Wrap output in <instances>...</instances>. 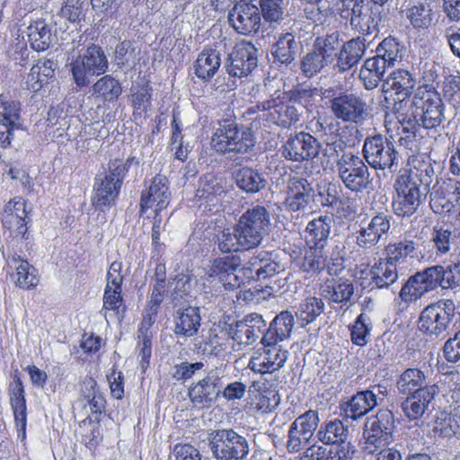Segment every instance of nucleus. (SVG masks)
Returning <instances> with one entry per match:
<instances>
[{
  "mask_svg": "<svg viewBox=\"0 0 460 460\" xmlns=\"http://www.w3.org/2000/svg\"><path fill=\"white\" fill-rule=\"evenodd\" d=\"M225 192L224 181L221 178L207 174L199 179L196 197L199 199H212Z\"/></svg>",
  "mask_w": 460,
  "mask_h": 460,
  "instance_id": "46",
  "label": "nucleus"
},
{
  "mask_svg": "<svg viewBox=\"0 0 460 460\" xmlns=\"http://www.w3.org/2000/svg\"><path fill=\"white\" fill-rule=\"evenodd\" d=\"M323 308L324 303L321 298L309 296L300 304L297 316L307 324L314 322L323 312Z\"/></svg>",
  "mask_w": 460,
  "mask_h": 460,
  "instance_id": "49",
  "label": "nucleus"
},
{
  "mask_svg": "<svg viewBox=\"0 0 460 460\" xmlns=\"http://www.w3.org/2000/svg\"><path fill=\"white\" fill-rule=\"evenodd\" d=\"M255 145V139L250 128L239 127L236 123L225 120L211 137L212 148L220 154L235 155L249 153Z\"/></svg>",
  "mask_w": 460,
  "mask_h": 460,
  "instance_id": "1",
  "label": "nucleus"
},
{
  "mask_svg": "<svg viewBox=\"0 0 460 460\" xmlns=\"http://www.w3.org/2000/svg\"><path fill=\"white\" fill-rule=\"evenodd\" d=\"M358 130L354 126H344L340 128V139L332 143H327L326 147L323 149V155L329 157L339 156V152L342 151L344 144L349 146H355L358 141Z\"/></svg>",
  "mask_w": 460,
  "mask_h": 460,
  "instance_id": "41",
  "label": "nucleus"
},
{
  "mask_svg": "<svg viewBox=\"0 0 460 460\" xmlns=\"http://www.w3.org/2000/svg\"><path fill=\"white\" fill-rule=\"evenodd\" d=\"M228 22L239 34L253 35L261 28V10L255 4L241 0L230 9Z\"/></svg>",
  "mask_w": 460,
  "mask_h": 460,
  "instance_id": "10",
  "label": "nucleus"
},
{
  "mask_svg": "<svg viewBox=\"0 0 460 460\" xmlns=\"http://www.w3.org/2000/svg\"><path fill=\"white\" fill-rule=\"evenodd\" d=\"M258 264L257 281L266 280L276 276L282 269L279 262L272 260L267 253H260L255 256Z\"/></svg>",
  "mask_w": 460,
  "mask_h": 460,
  "instance_id": "53",
  "label": "nucleus"
},
{
  "mask_svg": "<svg viewBox=\"0 0 460 460\" xmlns=\"http://www.w3.org/2000/svg\"><path fill=\"white\" fill-rule=\"evenodd\" d=\"M447 316L441 315L431 306H426L419 318V330L431 337H438L449 327Z\"/></svg>",
  "mask_w": 460,
  "mask_h": 460,
  "instance_id": "31",
  "label": "nucleus"
},
{
  "mask_svg": "<svg viewBox=\"0 0 460 460\" xmlns=\"http://www.w3.org/2000/svg\"><path fill=\"white\" fill-rule=\"evenodd\" d=\"M453 241V233L449 228H444L438 226L433 227L432 242L439 253L445 254L448 252Z\"/></svg>",
  "mask_w": 460,
  "mask_h": 460,
  "instance_id": "54",
  "label": "nucleus"
},
{
  "mask_svg": "<svg viewBox=\"0 0 460 460\" xmlns=\"http://www.w3.org/2000/svg\"><path fill=\"white\" fill-rule=\"evenodd\" d=\"M208 446L217 460H246L251 451L248 435L232 428L209 433Z\"/></svg>",
  "mask_w": 460,
  "mask_h": 460,
  "instance_id": "3",
  "label": "nucleus"
},
{
  "mask_svg": "<svg viewBox=\"0 0 460 460\" xmlns=\"http://www.w3.org/2000/svg\"><path fill=\"white\" fill-rule=\"evenodd\" d=\"M294 326L293 315L283 311L270 323V327L262 335L261 342H279L289 337Z\"/></svg>",
  "mask_w": 460,
  "mask_h": 460,
  "instance_id": "33",
  "label": "nucleus"
},
{
  "mask_svg": "<svg viewBox=\"0 0 460 460\" xmlns=\"http://www.w3.org/2000/svg\"><path fill=\"white\" fill-rule=\"evenodd\" d=\"M241 262L239 256L217 258L212 261L208 273L210 277L218 276L223 282L226 281L225 278L232 279L233 277L234 282L230 279L227 283H224L225 286L228 285L233 288L239 286L238 277L234 272L241 265Z\"/></svg>",
  "mask_w": 460,
  "mask_h": 460,
  "instance_id": "30",
  "label": "nucleus"
},
{
  "mask_svg": "<svg viewBox=\"0 0 460 460\" xmlns=\"http://www.w3.org/2000/svg\"><path fill=\"white\" fill-rule=\"evenodd\" d=\"M109 67L108 58L102 47L91 44L71 63L73 79L77 86L91 83L93 76L103 75Z\"/></svg>",
  "mask_w": 460,
  "mask_h": 460,
  "instance_id": "7",
  "label": "nucleus"
},
{
  "mask_svg": "<svg viewBox=\"0 0 460 460\" xmlns=\"http://www.w3.org/2000/svg\"><path fill=\"white\" fill-rule=\"evenodd\" d=\"M10 403L14 415L16 429L18 433L25 437L26 429V402L24 397V389L22 381L16 377L10 385Z\"/></svg>",
  "mask_w": 460,
  "mask_h": 460,
  "instance_id": "26",
  "label": "nucleus"
},
{
  "mask_svg": "<svg viewBox=\"0 0 460 460\" xmlns=\"http://www.w3.org/2000/svg\"><path fill=\"white\" fill-rule=\"evenodd\" d=\"M377 397L374 392L366 390L358 392L346 403L343 411L347 419L357 420L365 416L377 405Z\"/></svg>",
  "mask_w": 460,
  "mask_h": 460,
  "instance_id": "24",
  "label": "nucleus"
},
{
  "mask_svg": "<svg viewBox=\"0 0 460 460\" xmlns=\"http://www.w3.org/2000/svg\"><path fill=\"white\" fill-rule=\"evenodd\" d=\"M345 247L342 244L334 246L332 253L327 259L326 269L330 275H337L344 269Z\"/></svg>",
  "mask_w": 460,
  "mask_h": 460,
  "instance_id": "63",
  "label": "nucleus"
},
{
  "mask_svg": "<svg viewBox=\"0 0 460 460\" xmlns=\"http://www.w3.org/2000/svg\"><path fill=\"white\" fill-rule=\"evenodd\" d=\"M370 276L378 288L387 287L397 279L395 265L390 261H380L371 269Z\"/></svg>",
  "mask_w": 460,
  "mask_h": 460,
  "instance_id": "47",
  "label": "nucleus"
},
{
  "mask_svg": "<svg viewBox=\"0 0 460 460\" xmlns=\"http://www.w3.org/2000/svg\"><path fill=\"white\" fill-rule=\"evenodd\" d=\"M341 39L338 31L331 34L319 36L315 39L313 48L327 61L330 65L338 62L341 51Z\"/></svg>",
  "mask_w": 460,
  "mask_h": 460,
  "instance_id": "35",
  "label": "nucleus"
},
{
  "mask_svg": "<svg viewBox=\"0 0 460 460\" xmlns=\"http://www.w3.org/2000/svg\"><path fill=\"white\" fill-rule=\"evenodd\" d=\"M314 190L305 179L293 177L288 183V195L285 204L289 211H305L313 201Z\"/></svg>",
  "mask_w": 460,
  "mask_h": 460,
  "instance_id": "18",
  "label": "nucleus"
},
{
  "mask_svg": "<svg viewBox=\"0 0 460 460\" xmlns=\"http://www.w3.org/2000/svg\"><path fill=\"white\" fill-rule=\"evenodd\" d=\"M0 99L2 102L0 116L4 117L5 120L11 124L22 128L20 102L15 101H3V95H0Z\"/></svg>",
  "mask_w": 460,
  "mask_h": 460,
  "instance_id": "57",
  "label": "nucleus"
},
{
  "mask_svg": "<svg viewBox=\"0 0 460 460\" xmlns=\"http://www.w3.org/2000/svg\"><path fill=\"white\" fill-rule=\"evenodd\" d=\"M407 18L416 29H426L431 23V8L422 0H418L411 4L409 3Z\"/></svg>",
  "mask_w": 460,
  "mask_h": 460,
  "instance_id": "42",
  "label": "nucleus"
},
{
  "mask_svg": "<svg viewBox=\"0 0 460 460\" xmlns=\"http://www.w3.org/2000/svg\"><path fill=\"white\" fill-rule=\"evenodd\" d=\"M423 155H409L407 168H404V216L413 214L420 203L421 190H427L428 170Z\"/></svg>",
  "mask_w": 460,
  "mask_h": 460,
  "instance_id": "4",
  "label": "nucleus"
},
{
  "mask_svg": "<svg viewBox=\"0 0 460 460\" xmlns=\"http://www.w3.org/2000/svg\"><path fill=\"white\" fill-rule=\"evenodd\" d=\"M300 42L290 32L280 33L276 37V41L271 46V55L274 62L282 65L291 64L297 55Z\"/></svg>",
  "mask_w": 460,
  "mask_h": 460,
  "instance_id": "23",
  "label": "nucleus"
},
{
  "mask_svg": "<svg viewBox=\"0 0 460 460\" xmlns=\"http://www.w3.org/2000/svg\"><path fill=\"white\" fill-rule=\"evenodd\" d=\"M366 49V40L363 38L357 37L345 42L341 40L338 62L334 67L340 72L349 70L362 59Z\"/></svg>",
  "mask_w": 460,
  "mask_h": 460,
  "instance_id": "21",
  "label": "nucleus"
},
{
  "mask_svg": "<svg viewBox=\"0 0 460 460\" xmlns=\"http://www.w3.org/2000/svg\"><path fill=\"white\" fill-rule=\"evenodd\" d=\"M335 167L340 180L352 192H362L372 183L368 167L362 158L352 152L342 153Z\"/></svg>",
  "mask_w": 460,
  "mask_h": 460,
  "instance_id": "8",
  "label": "nucleus"
},
{
  "mask_svg": "<svg viewBox=\"0 0 460 460\" xmlns=\"http://www.w3.org/2000/svg\"><path fill=\"white\" fill-rule=\"evenodd\" d=\"M356 288L353 282L345 278H337L327 280L324 288V296L332 303L349 307L357 302Z\"/></svg>",
  "mask_w": 460,
  "mask_h": 460,
  "instance_id": "20",
  "label": "nucleus"
},
{
  "mask_svg": "<svg viewBox=\"0 0 460 460\" xmlns=\"http://www.w3.org/2000/svg\"><path fill=\"white\" fill-rule=\"evenodd\" d=\"M171 198L168 179L164 175L157 174L153 178L148 189L141 194V212L147 208H154L155 213L161 212L168 207Z\"/></svg>",
  "mask_w": 460,
  "mask_h": 460,
  "instance_id": "15",
  "label": "nucleus"
},
{
  "mask_svg": "<svg viewBox=\"0 0 460 460\" xmlns=\"http://www.w3.org/2000/svg\"><path fill=\"white\" fill-rule=\"evenodd\" d=\"M390 228L386 216H375L367 226H361L357 235V244L365 249L374 247L378 243L383 234Z\"/></svg>",
  "mask_w": 460,
  "mask_h": 460,
  "instance_id": "22",
  "label": "nucleus"
},
{
  "mask_svg": "<svg viewBox=\"0 0 460 460\" xmlns=\"http://www.w3.org/2000/svg\"><path fill=\"white\" fill-rule=\"evenodd\" d=\"M394 423L393 412L385 409L380 410L375 416L367 418L364 428L371 432H376L386 437L392 434Z\"/></svg>",
  "mask_w": 460,
  "mask_h": 460,
  "instance_id": "43",
  "label": "nucleus"
},
{
  "mask_svg": "<svg viewBox=\"0 0 460 460\" xmlns=\"http://www.w3.org/2000/svg\"><path fill=\"white\" fill-rule=\"evenodd\" d=\"M311 438L309 433L290 426L287 448L289 452H298L308 444Z\"/></svg>",
  "mask_w": 460,
  "mask_h": 460,
  "instance_id": "58",
  "label": "nucleus"
},
{
  "mask_svg": "<svg viewBox=\"0 0 460 460\" xmlns=\"http://www.w3.org/2000/svg\"><path fill=\"white\" fill-rule=\"evenodd\" d=\"M332 90L325 91V97L330 98L329 109L334 118L349 126L361 124L368 115V106L362 96L349 92L331 94Z\"/></svg>",
  "mask_w": 460,
  "mask_h": 460,
  "instance_id": "6",
  "label": "nucleus"
},
{
  "mask_svg": "<svg viewBox=\"0 0 460 460\" xmlns=\"http://www.w3.org/2000/svg\"><path fill=\"white\" fill-rule=\"evenodd\" d=\"M332 223V217L327 215L311 220L305 228L306 245L325 247Z\"/></svg>",
  "mask_w": 460,
  "mask_h": 460,
  "instance_id": "27",
  "label": "nucleus"
},
{
  "mask_svg": "<svg viewBox=\"0 0 460 460\" xmlns=\"http://www.w3.org/2000/svg\"><path fill=\"white\" fill-rule=\"evenodd\" d=\"M377 55H381L387 66H394L395 62L402 60V52L399 41L392 37L385 38L377 48Z\"/></svg>",
  "mask_w": 460,
  "mask_h": 460,
  "instance_id": "50",
  "label": "nucleus"
},
{
  "mask_svg": "<svg viewBox=\"0 0 460 460\" xmlns=\"http://www.w3.org/2000/svg\"><path fill=\"white\" fill-rule=\"evenodd\" d=\"M228 334L238 344L244 346L252 345L258 340L255 333L243 321L231 324L228 328Z\"/></svg>",
  "mask_w": 460,
  "mask_h": 460,
  "instance_id": "52",
  "label": "nucleus"
},
{
  "mask_svg": "<svg viewBox=\"0 0 460 460\" xmlns=\"http://www.w3.org/2000/svg\"><path fill=\"white\" fill-rule=\"evenodd\" d=\"M280 94L256 105L258 111H269L270 120L281 127L288 128L299 120V112L292 103H284Z\"/></svg>",
  "mask_w": 460,
  "mask_h": 460,
  "instance_id": "17",
  "label": "nucleus"
},
{
  "mask_svg": "<svg viewBox=\"0 0 460 460\" xmlns=\"http://www.w3.org/2000/svg\"><path fill=\"white\" fill-rule=\"evenodd\" d=\"M456 420L447 414H442L436 420L433 431L442 438H450L456 434Z\"/></svg>",
  "mask_w": 460,
  "mask_h": 460,
  "instance_id": "62",
  "label": "nucleus"
},
{
  "mask_svg": "<svg viewBox=\"0 0 460 460\" xmlns=\"http://www.w3.org/2000/svg\"><path fill=\"white\" fill-rule=\"evenodd\" d=\"M51 17L40 18L31 22L27 28L28 40L31 48L36 51H43L51 44Z\"/></svg>",
  "mask_w": 460,
  "mask_h": 460,
  "instance_id": "25",
  "label": "nucleus"
},
{
  "mask_svg": "<svg viewBox=\"0 0 460 460\" xmlns=\"http://www.w3.org/2000/svg\"><path fill=\"white\" fill-rule=\"evenodd\" d=\"M13 260L15 262L20 261V264L16 267L17 285L26 289L35 288L39 283L36 269L27 261L22 260L19 256H13Z\"/></svg>",
  "mask_w": 460,
  "mask_h": 460,
  "instance_id": "48",
  "label": "nucleus"
},
{
  "mask_svg": "<svg viewBox=\"0 0 460 460\" xmlns=\"http://www.w3.org/2000/svg\"><path fill=\"white\" fill-rule=\"evenodd\" d=\"M235 226L237 236L244 250L256 248L269 232L270 213L263 206H255L240 217Z\"/></svg>",
  "mask_w": 460,
  "mask_h": 460,
  "instance_id": "5",
  "label": "nucleus"
},
{
  "mask_svg": "<svg viewBox=\"0 0 460 460\" xmlns=\"http://www.w3.org/2000/svg\"><path fill=\"white\" fill-rule=\"evenodd\" d=\"M381 55L367 58L359 71V78L363 83L366 90H373L377 87L378 84L384 77L385 67Z\"/></svg>",
  "mask_w": 460,
  "mask_h": 460,
  "instance_id": "34",
  "label": "nucleus"
},
{
  "mask_svg": "<svg viewBox=\"0 0 460 460\" xmlns=\"http://www.w3.org/2000/svg\"><path fill=\"white\" fill-rule=\"evenodd\" d=\"M121 185L105 175L96 177L93 186V206L105 211L115 205Z\"/></svg>",
  "mask_w": 460,
  "mask_h": 460,
  "instance_id": "19",
  "label": "nucleus"
},
{
  "mask_svg": "<svg viewBox=\"0 0 460 460\" xmlns=\"http://www.w3.org/2000/svg\"><path fill=\"white\" fill-rule=\"evenodd\" d=\"M336 447L328 450L327 460H352L357 450L354 445L347 440L339 442Z\"/></svg>",
  "mask_w": 460,
  "mask_h": 460,
  "instance_id": "61",
  "label": "nucleus"
},
{
  "mask_svg": "<svg viewBox=\"0 0 460 460\" xmlns=\"http://www.w3.org/2000/svg\"><path fill=\"white\" fill-rule=\"evenodd\" d=\"M316 436L324 445H335L348 439L349 429L341 420H334L322 425Z\"/></svg>",
  "mask_w": 460,
  "mask_h": 460,
  "instance_id": "39",
  "label": "nucleus"
},
{
  "mask_svg": "<svg viewBox=\"0 0 460 460\" xmlns=\"http://www.w3.org/2000/svg\"><path fill=\"white\" fill-rule=\"evenodd\" d=\"M442 101L432 93L430 100L427 102L424 110H422L420 123L426 128H433L442 122Z\"/></svg>",
  "mask_w": 460,
  "mask_h": 460,
  "instance_id": "44",
  "label": "nucleus"
},
{
  "mask_svg": "<svg viewBox=\"0 0 460 460\" xmlns=\"http://www.w3.org/2000/svg\"><path fill=\"white\" fill-rule=\"evenodd\" d=\"M221 64L219 52L216 49L203 50L195 62V74L203 80L215 75Z\"/></svg>",
  "mask_w": 460,
  "mask_h": 460,
  "instance_id": "38",
  "label": "nucleus"
},
{
  "mask_svg": "<svg viewBox=\"0 0 460 460\" xmlns=\"http://www.w3.org/2000/svg\"><path fill=\"white\" fill-rule=\"evenodd\" d=\"M328 66L330 64L313 48L301 59L300 68L302 73L310 78Z\"/></svg>",
  "mask_w": 460,
  "mask_h": 460,
  "instance_id": "51",
  "label": "nucleus"
},
{
  "mask_svg": "<svg viewBox=\"0 0 460 460\" xmlns=\"http://www.w3.org/2000/svg\"><path fill=\"white\" fill-rule=\"evenodd\" d=\"M234 181L239 189L248 194L260 192L268 184L262 172L248 166L242 167L234 172Z\"/></svg>",
  "mask_w": 460,
  "mask_h": 460,
  "instance_id": "29",
  "label": "nucleus"
},
{
  "mask_svg": "<svg viewBox=\"0 0 460 460\" xmlns=\"http://www.w3.org/2000/svg\"><path fill=\"white\" fill-rule=\"evenodd\" d=\"M402 72L397 69L387 76L383 84V92L385 93V102L389 111L385 114V128L389 138L394 143H402Z\"/></svg>",
  "mask_w": 460,
  "mask_h": 460,
  "instance_id": "2",
  "label": "nucleus"
},
{
  "mask_svg": "<svg viewBox=\"0 0 460 460\" xmlns=\"http://www.w3.org/2000/svg\"><path fill=\"white\" fill-rule=\"evenodd\" d=\"M320 147V142L311 134L299 132L289 137L283 146L282 154L288 160L303 162L317 156Z\"/></svg>",
  "mask_w": 460,
  "mask_h": 460,
  "instance_id": "13",
  "label": "nucleus"
},
{
  "mask_svg": "<svg viewBox=\"0 0 460 460\" xmlns=\"http://www.w3.org/2000/svg\"><path fill=\"white\" fill-rule=\"evenodd\" d=\"M327 257L325 247L307 245L301 269L307 273H319L326 268Z\"/></svg>",
  "mask_w": 460,
  "mask_h": 460,
  "instance_id": "40",
  "label": "nucleus"
},
{
  "mask_svg": "<svg viewBox=\"0 0 460 460\" xmlns=\"http://www.w3.org/2000/svg\"><path fill=\"white\" fill-rule=\"evenodd\" d=\"M363 155L366 161L375 169H392L395 164L398 152L389 138L377 135L367 137L363 146Z\"/></svg>",
  "mask_w": 460,
  "mask_h": 460,
  "instance_id": "9",
  "label": "nucleus"
},
{
  "mask_svg": "<svg viewBox=\"0 0 460 460\" xmlns=\"http://www.w3.org/2000/svg\"><path fill=\"white\" fill-rule=\"evenodd\" d=\"M262 351H256L249 362V367L261 374L273 373L286 363L288 351L283 349L278 342H261Z\"/></svg>",
  "mask_w": 460,
  "mask_h": 460,
  "instance_id": "12",
  "label": "nucleus"
},
{
  "mask_svg": "<svg viewBox=\"0 0 460 460\" xmlns=\"http://www.w3.org/2000/svg\"><path fill=\"white\" fill-rule=\"evenodd\" d=\"M122 93L120 83L111 75H104L93 85V94H96L106 102H113Z\"/></svg>",
  "mask_w": 460,
  "mask_h": 460,
  "instance_id": "45",
  "label": "nucleus"
},
{
  "mask_svg": "<svg viewBox=\"0 0 460 460\" xmlns=\"http://www.w3.org/2000/svg\"><path fill=\"white\" fill-rule=\"evenodd\" d=\"M433 388H417L404 401V413L410 420L421 417L428 404L434 399Z\"/></svg>",
  "mask_w": 460,
  "mask_h": 460,
  "instance_id": "32",
  "label": "nucleus"
},
{
  "mask_svg": "<svg viewBox=\"0 0 460 460\" xmlns=\"http://www.w3.org/2000/svg\"><path fill=\"white\" fill-rule=\"evenodd\" d=\"M443 354L448 362L455 363L460 359V330L445 342Z\"/></svg>",
  "mask_w": 460,
  "mask_h": 460,
  "instance_id": "64",
  "label": "nucleus"
},
{
  "mask_svg": "<svg viewBox=\"0 0 460 460\" xmlns=\"http://www.w3.org/2000/svg\"><path fill=\"white\" fill-rule=\"evenodd\" d=\"M239 239V236H237L236 226H234V232H230L228 229L225 230L218 237V249L222 252L244 250L243 245L240 243Z\"/></svg>",
  "mask_w": 460,
  "mask_h": 460,
  "instance_id": "55",
  "label": "nucleus"
},
{
  "mask_svg": "<svg viewBox=\"0 0 460 460\" xmlns=\"http://www.w3.org/2000/svg\"><path fill=\"white\" fill-rule=\"evenodd\" d=\"M257 49L250 42L237 44L229 55L226 64L227 73L234 77L248 75L257 67Z\"/></svg>",
  "mask_w": 460,
  "mask_h": 460,
  "instance_id": "14",
  "label": "nucleus"
},
{
  "mask_svg": "<svg viewBox=\"0 0 460 460\" xmlns=\"http://www.w3.org/2000/svg\"><path fill=\"white\" fill-rule=\"evenodd\" d=\"M380 7L374 4L366 12L361 9L359 14L350 18V25L366 35L378 31L377 26L382 20Z\"/></svg>",
  "mask_w": 460,
  "mask_h": 460,
  "instance_id": "36",
  "label": "nucleus"
},
{
  "mask_svg": "<svg viewBox=\"0 0 460 460\" xmlns=\"http://www.w3.org/2000/svg\"><path fill=\"white\" fill-rule=\"evenodd\" d=\"M318 421L319 418L317 411L310 410L296 418L291 426L313 436L314 431L317 428Z\"/></svg>",
  "mask_w": 460,
  "mask_h": 460,
  "instance_id": "60",
  "label": "nucleus"
},
{
  "mask_svg": "<svg viewBox=\"0 0 460 460\" xmlns=\"http://www.w3.org/2000/svg\"><path fill=\"white\" fill-rule=\"evenodd\" d=\"M200 314L198 307L189 306L176 311L174 317V333L184 337H192L200 327Z\"/></svg>",
  "mask_w": 460,
  "mask_h": 460,
  "instance_id": "28",
  "label": "nucleus"
},
{
  "mask_svg": "<svg viewBox=\"0 0 460 460\" xmlns=\"http://www.w3.org/2000/svg\"><path fill=\"white\" fill-rule=\"evenodd\" d=\"M133 161L134 157H129L126 161L120 159L111 161L108 172L104 175L118 181L119 185H122V181L128 172V166Z\"/></svg>",
  "mask_w": 460,
  "mask_h": 460,
  "instance_id": "59",
  "label": "nucleus"
},
{
  "mask_svg": "<svg viewBox=\"0 0 460 460\" xmlns=\"http://www.w3.org/2000/svg\"><path fill=\"white\" fill-rule=\"evenodd\" d=\"M284 0H261L263 17L270 22H277L283 18Z\"/></svg>",
  "mask_w": 460,
  "mask_h": 460,
  "instance_id": "56",
  "label": "nucleus"
},
{
  "mask_svg": "<svg viewBox=\"0 0 460 460\" xmlns=\"http://www.w3.org/2000/svg\"><path fill=\"white\" fill-rule=\"evenodd\" d=\"M404 106L407 108L404 113V133L408 135L404 137V142H411L415 138L417 128L420 126V119L421 118L422 110H424L427 102L430 100L432 93L418 89V92L412 96H408L406 88L404 87Z\"/></svg>",
  "mask_w": 460,
  "mask_h": 460,
  "instance_id": "16",
  "label": "nucleus"
},
{
  "mask_svg": "<svg viewBox=\"0 0 460 460\" xmlns=\"http://www.w3.org/2000/svg\"><path fill=\"white\" fill-rule=\"evenodd\" d=\"M445 275V269L442 266L431 267L423 272L416 273L412 281L419 283L420 286L417 288L415 296H422L438 286L446 288Z\"/></svg>",
  "mask_w": 460,
  "mask_h": 460,
  "instance_id": "37",
  "label": "nucleus"
},
{
  "mask_svg": "<svg viewBox=\"0 0 460 460\" xmlns=\"http://www.w3.org/2000/svg\"><path fill=\"white\" fill-rule=\"evenodd\" d=\"M222 376L217 368L212 369L205 377L193 383L189 389V397L195 408H209L221 393Z\"/></svg>",
  "mask_w": 460,
  "mask_h": 460,
  "instance_id": "11",
  "label": "nucleus"
}]
</instances>
